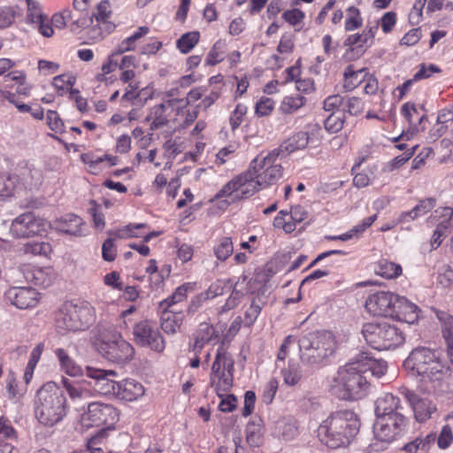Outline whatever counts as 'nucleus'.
<instances>
[{"label": "nucleus", "instance_id": "f257e3e1", "mask_svg": "<svg viewBox=\"0 0 453 453\" xmlns=\"http://www.w3.org/2000/svg\"><path fill=\"white\" fill-rule=\"evenodd\" d=\"M359 431L357 414L349 410L333 412L318 428L319 441L331 449L348 446Z\"/></svg>", "mask_w": 453, "mask_h": 453}, {"label": "nucleus", "instance_id": "f03ea898", "mask_svg": "<svg viewBox=\"0 0 453 453\" xmlns=\"http://www.w3.org/2000/svg\"><path fill=\"white\" fill-rule=\"evenodd\" d=\"M34 407L39 423L53 426L66 415V397L57 383L48 381L36 391Z\"/></svg>", "mask_w": 453, "mask_h": 453}, {"label": "nucleus", "instance_id": "7ed1b4c3", "mask_svg": "<svg viewBox=\"0 0 453 453\" xmlns=\"http://www.w3.org/2000/svg\"><path fill=\"white\" fill-rule=\"evenodd\" d=\"M330 388L342 400H357L365 395L369 383L357 356L338 369Z\"/></svg>", "mask_w": 453, "mask_h": 453}, {"label": "nucleus", "instance_id": "20e7f679", "mask_svg": "<svg viewBox=\"0 0 453 453\" xmlns=\"http://www.w3.org/2000/svg\"><path fill=\"white\" fill-rule=\"evenodd\" d=\"M298 345L303 363L310 365L321 364L337 349L335 336L328 331L305 334L298 340Z\"/></svg>", "mask_w": 453, "mask_h": 453}, {"label": "nucleus", "instance_id": "39448f33", "mask_svg": "<svg viewBox=\"0 0 453 453\" xmlns=\"http://www.w3.org/2000/svg\"><path fill=\"white\" fill-rule=\"evenodd\" d=\"M93 320L94 308L88 303H65L57 311L55 318L56 328L61 334L84 330Z\"/></svg>", "mask_w": 453, "mask_h": 453}, {"label": "nucleus", "instance_id": "423d86ee", "mask_svg": "<svg viewBox=\"0 0 453 453\" xmlns=\"http://www.w3.org/2000/svg\"><path fill=\"white\" fill-rule=\"evenodd\" d=\"M97 341L98 352L111 362L124 364L134 357L133 346L111 326L100 327Z\"/></svg>", "mask_w": 453, "mask_h": 453}, {"label": "nucleus", "instance_id": "0eeeda50", "mask_svg": "<svg viewBox=\"0 0 453 453\" xmlns=\"http://www.w3.org/2000/svg\"><path fill=\"white\" fill-rule=\"evenodd\" d=\"M362 334L369 345L379 350L398 347L404 342L402 331L387 322L366 323Z\"/></svg>", "mask_w": 453, "mask_h": 453}, {"label": "nucleus", "instance_id": "6e6552de", "mask_svg": "<svg viewBox=\"0 0 453 453\" xmlns=\"http://www.w3.org/2000/svg\"><path fill=\"white\" fill-rule=\"evenodd\" d=\"M280 157L279 150H273L266 156L259 155L251 161L250 167L264 188L276 183L282 177L283 167L278 162Z\"/></svg>", "mask_w": 453, "mask_h": 453}, {"label": "nucleus", "instance_id": "1a4fd4ad", "mask_svg": "<svg viewBox=\"0 0 453 453\" xmlns=\"http://www.w3.org/2000/svg\"><path fill=\"white\" fill-rule=\"evenodd\" d=\"M49 222L34 212L20 214L12 222L10 232L16 238H30L46 233Z\"/></svg>", "mask_w": 453, "mask_h": 453}, {"label": "nucleus", "instance_id": "9d476101", "mask_svg": "<svg viewBox=\"0 0 453 453\" xmlns=\"http://www.w3.org/2000/svg\"><path fill=\"white\" fill-rule=\"evenodd\" d=\"M118 419V411L111 404L98 402L91 403L87 411L81 416V424L83 427L111 426Z\"/></svg>", "mask_w": 453, "mask_h": 453}, {"label": "nucleus", "instance_id": "9b49d317", "mask_svg": "<svg viewBox=\"0 0 453 453\" xmlns=\"http://www.w3.org/2000/svg\"><path fill=\"white\" fill-rule=\"evenodd\" d=\"M405 425L406 418L403 412H394L377 418L373 426L374 435L381 441H391Z\"/></svg>", "mask_w": 453, "mask_h": 453}, {"label": "nucleus", "instance_id": "f8f14e48", "mask_svg": "<svg viewBox=\"0 0 453 453\" xmlns=\"http://www.w3.org/2000/svg\"><path fill=\"white\" fill-rule=\"evenodd\" d=\"M86 375L94 380V389L104 395L115 396L119 390V382L116 380L118 373L114 370H104L93 366H87Z\"/></svg>", "mask_w": 453, "mask_h": 453}, {"label": "nucleus", "instance_id": "ddd939ff", "mask_svg": "<svg viewBox=\"0 0 453 453\" xmlns=\"http://www.w3.org/2000/svg\"><path fill=\"white\" fill-rule=\"evenodd\" d=\"M133 334L134 342L140 346L149 347L157 352H162L165 349L163 337L147 320L135 324Z\"/></svg>", "mask_w": 453, "mask_h": 453}, {"label": "nucleus", "instance_id": "4468645a", "mask_svg": "<svg viewBox=\"0 0 453 453\" xmlns=\"http://www.w3.org/2000/svg\"><path fill=\"white\" fill-rule=\"evenodd\" d=\"M397 295L388 291H378L370 295L365 301V309L373 316L390 317Z\"/></svg>", "mask_w": 453, "mask_h": 453}, {"label": "nucleus", "instance_id": "2eb2a0df", "mask_svg": "<svg viewBox=\"0 0 453 453\" xmlns=\"http://www.w3.org/2000/svg\"><path fill=\"white\" fill-rule=\"evenodd\" d=\"M5 297L20 310L34 308L39 302V293L32 287L12 286L5 292Z\"/></svg>", "mask_w": 453, "mask_h": 453}, {"label": "nucleus", "instance_id": "dca6fc26", "mask_svg": "<svg viewBox=\"0 0 453 453\" xmlns=\"http://www.w3.org/2000/svg\"><path fill=\"white\" fill-rule=\"evenodd\" d=\"M436 357L435 353L426 348L413 349L405 359L403 365L406 369L415 372L418 375L426 372V367Z\"/></svg>", "mask_w": 453, "mask_h": 453}, {"label": "nucleus", "instance_id": "f3484780", "mask_svg": "<svg viewBox=\"0 0 453 453\" xmlns=\"http://www.w3.org/2000/svg\"><path fill=\"white\" fill-rule=\"evenodd\" d=\"M392 311L394 312L390 315V318L407 324H413L418 319L417 305L398 295L397 301L394 302Z\"/></svg>", "mask_w": 453, "mask_h": 453}, {"label": "nucleus", "instance_id": "a211bd4d", "mask_svg": "<svg viewBox=\"0 0 453 453\" xmlns=\"http://www.w3.org/2000/svg\"><path fill=\"white\" fill-rule=\"evenodd\" d=\"M405 397L412 406L415 418L419 422H424L431 418L435 411V406L427 399H421L416 393L406 390Z\"/></svg>", "mask_w": 453, "mask_h": 453}, {"label": "nucleus", "instance_id": "6ab92c4d", "mask_svg": "<svg viewBox=\"0 0 453 453\" xmlns=\"http://www.w3.org/2000/svg\"><path fill=\"white\" fill-rule=\"evenodd\" d=\"M176 104V99H170L153 106L145 119L146 121L150 122V130H157L166 126L169 123V119L165 115V110L169 107L173 108Z\"/></svg>", "mask_w": 453, "mask_h": 453}, {"label": "nucleus", "instance_id": "aec40b11", "mask_svg": "<svg viewBox=\"0 0 453 453\" xmlns=\"http://www.w3.org/2000/svg\"><path fill=\"white\" fill-rule=\"evenodd\" d=\"M356 356L366 376L370 372L372 375L380 378L386 373L388 368L386 361L375 359L364 351L359 352Z\"/></svg>", "mask_w": 453, "mask_h": 453}, {"label": "nucleus", "instance_id": "412c9836", "mask_svg": "<svg viewBox=\"0 0 453 453\" xmlns=\"http://www.w3.org/2000/svg\"><path fill=\"white\" fill-rule=\"evenodd\" d=\"M238 187L240 188V195H236V198L238 199L250 197L258 190L264 188L250 166L246 172L239 174Z\"/></svg>", "mask_w": 453, "mask_h": 453}, {"label": "nucleus", "instance_id": "4be33fe9", "mask_svg": "<svg viewBox=\"0 0 453 453\" xmlns=\"http://www.w3.org/2000/svg\"><path fill=\"white\" fill-rule=\"evenodd\" d=\"M59 363L60 370L71 377L83 376L86 372L82 366L74 360L65 349L58 348L54 351Z\"/></svg>", "mask_w": 453, "mask_h": 453}, {"label": "nucleus", "instance_id": "5701e85b", "mask_svg": "<svg viewBox=\"0 0 453 453\" xmlns=\"http://www.w3.org/2000/svg\"><path fill=\"white\" fill-rule=\"evenodd\" d=\"M402 411L403 407L400 404V399L393 394H383L375 402L377 418L390 415L394 412H402Z\"/></svg>", "mask_w": 453, "mask_h": 453}, {"label": "nucleus", "instance_id": "b1692460", "mask_svg": "<svg viewBox=\"0 0 453 453\" xmlns=\"http://www.w3.org/2000/svg\"><path fill=\"white\" fill-rule=\"evenodd\" d=\"M310 142H311V138L307 132H298L274 150H279V154L281 157H285L295 150L304 149Z\"/></svg>", "mask_w": 453, "mask_h": 453}, {"label": "nucleus", "instance_id": "393cba45", "mask_svg": "<svg viewBox=\"0 0 453 453\" xmlns=\"http://www.w3.org/2000/svg\"><path fill=\"white\" fill-rule=\"evenodd\" d=\"M234 359L231 355L226 351V349L224 346V343L219 347L216 354L215 360L212 364L211 367V378L212 376L216 377L221 374L220 372L221 367H223V372L226 371L227 372H234ZM211 385L214 384L213 380H211Z\"/></svg>", "mask_w": 453, "mask_h": 453}, {"label": "nucleus", "instance_id": "a878e982", "mask_svg": "<svg viewBox=\"0 0 453 453\" xmlns=\"http://www.w3.org/2000/svg\"><path fill=\"white\" fill-rule=\"evenodd\" d=\"M82 219L74 214H67L56 222V228L66 234L82 235Z\"/></svg>", "mask_w": 453, "mask_h": 453}, {"label": "nucleus", "instance_id": "bb28decb", "mask_svg": "<svg viewBox=\"0 0 453 453\" xmlns=\"http://www.w3.org/2000/svg\"><path fill=\"white\" fill-rule=\"evenodd\" d=\"M18 273L22 274L25 280L35 286L43 288L50 284V280L46 276L44 270L30 265H24L19 268Z\"/></svg>", "mask_w": 453, "mask_h": 453}, {"label": "nucleus", "instance_id": "cd10ccee", "mask_svg": "<svg viewBox=\"0 0 453 453\" xmlns=\"http://www.w3.org/2000/svg\"><path fill=\"white\" fill-rule=\"evenodd\" d=\"M143 394L144 388L141 383L134 380H127L124 382H119V390H117L115 396L131 402L141 397Z\"/></svg>", "mask_w": 453, "mask_h": 453}, {"label": "nucleus", "instance_id": "c85d7f7f", "mask_svg": "<svg viewBox=\"0 0 453 453\" xmlns=\"http://www.w3.org/2000/svg\"><path fill=\"white\" fill-rule=\"evenodd\" d=\"M273 434L284 441H291L297 434L296 421L290 418L279 419L274 426Z\"/></svg>", "mask_w": 453, "mask_h": 453}, {"label": "nucleus", "instance_id": "c756f323", "mask_svg": "<svg viewBox=\"0 0 453 453\" xmlns=\"http://www.w3.org/2000/svg\"><path fill=\"white\" fill-rule=\"evenodd\" d=\"M367 69L355 70L352 65H349L343 73V88L346 91H352L358 87L367 76Z\"/></svg>", "mask_w": 453, "mask_h": 453}, {"label": "nucleus", "instance_id": "7c9ffc66", "mask_svg": "<svg viewBox=\"0 0 453 453\" xmlns=\"http://www.w3.org/2000/svg\"><path fill=\"white\" fill-rule=\"evenodd\" d=\"M436 205V200L433 197L425 198L419 201V203L410 211L403 212L401 214L402 221H411L415 219L425 215Z\"/></svg>", "mask_w": 453, "mask_h": 453}, {"label": "nucleus", "instance_id": "2f4dec72", "mask_svg": "<svg viewBox=\"0 0 453 453\" xmlns=\"http://www.w3.org/2000/svg\"><path fill=\"white\" fill-rule=\"evenodd\" d=\"M110 13V3L107 0H104L98 4L96 13H94L88 19H78L73 22L72 26L75 25L77 27H88L93 23L94 17L97 22H105L109 18Z\"/></svg>", "mask_w": 453, "mask_h": 453}, {"label": "nucleus", "instance_id": "473e14b6", "mask_svg": "<svg viewBox=\"0 0 453 453\" xmlns=\"http://www.w3.org/2000/svg\"><path fill=\"white\" fill-rule=\"evenodd\" d=\"M182 316L174 311H164L161 316V328L166 334H175L180 327Z\"/></svg>", "mask_w": 453, "mask_h": 453}, {"label": "nucleus", "instance_id": "72a5a7b5", "mask_svg": "<svg viewBox=\"0 0 453 453\" xmlns=\"http://www.w3.org/2000/svg\"><path fill=\"white\" fill-rule=\"evenodd\" d=\"M402 272V266L399 264L388 259H380L376 265V273L386 279L397 278Z\"/></svg>", "mask_w": 453, "mask_h": 453}, {"label": "nucleus", "instance_id": "f704fd0d", "mask_svg": "<svg viewBox=\"0 0 453 453\" xmlns=\"http://www.w3.org/2000/svg\"><path fill=\"white\" fill-rule=\"evenodd\" d=\"M20 176L23 184L29 188H36L42 180V173L41 170L32 166L24 167L21 171Z\"/></svg>", "mask_w": 453, "mask_h": 453}, {"label": "nucleus", "instance_id": "c9c22d12", "mask_svg": "<svg viewBox=\"0 0 453 453\" xmlns=\"http://www.w3.org/2000/svg\"><path fill=\"white\" fill-rule=\"evenodd\" d=\"M449 372V368H446L435 357L433 362L426 367V372H423L420 376L427 378L433 381H439L443 379L445 374Z\"/></svg>", "mask_w": 453, "mask_h": 453}, {"label": "nucleus", "instance_id": "e433bc0d", "mask_svg": "<svg viewBox=\"0 0 453 453\" xmlns=\"http://www.w3.org/2000/svg\"><path fill=\"white\" fill-rule=\"evenodd\" d=\"M200 34L197 31L182 35L176 42L177 48L181 53H188L199 42Z\"/></svg>", "mask_w": 453, "mask_h": 453}, {"label": "nucleus", "instance_id": "4c0bfd02", "mask_svg": "<svg viewBox=\"0 0 453 453\" xmlns=\"http://www.w3.org/2000/svg\"><path fill=\"white\" fill-rule=\"evenodd\" d=\"M306 98L300 95L285 96L280 104V111L285 114H292L304 105Z\"/></svg>", "mask_w": 453, "mask_h": 453}, {"label": "nucleus", "instance_id": "58836bf2", "mask_svg": "<svg viewBox=\"0 0 453 453\" xmlns=\"http://www.w3.org/2000/svg\"><path fill=\"white\" fill-rule=\"evenodd\" d=\"M436 317L441 323L444 340L450 342L453 340V316L446 311H437Z\"/></svg>", "mask_w": 453, "mask_h": 453}, {"label": "nucleus", "instance_id": "ea45409f", "mask_svg": "<svg viewBox=\"0 0 453 453\" xmlns=\"http://www.w3.org/2000/svg\"><path fill=\"white\" fill-rule=\"evenodd\" d=\"M234 247L230 237H222L219 244L214 247V254L220 261L226 260L233 253Z\"/></svg>", "mask_w": 453, "mask_h": 453}, {"label": "nucleus", "instance_id": "a19ab883", "mask_svg": "<svg viewBox=\"0 0 453 453\" xmlns=\"http://www.w3.org/2000/svg\"><path fill=\"white\" fill-rule=\"evenodd\" d=\"M284 382L288 386L296 385L302 378L301 367L298 364H289L288 366L281 371Z\"/></svg>", "mask_w": 453, "mask_h": 453}, {"label": "nucleus", "instance_id": "79ce46f5", "mask_svg": "<svg viewBox=\"0 0 453 453\" xmlns=\"http://www.w3.org/2000/svg\"><path fill=\"white\" fill-rule=\"evenodd\" d=\"M246 441L250 447H259L263 442L262 430L259 425L249 423L246 427Z\"/></svg>", "mask_w": 453, "mask_h": 453}, {"label": "nucleus", "instance_id": "37998d69", "mask_svg": "<svg viewBox=\"0 0 453 453\" xmlns=\"http://www.w3.org/2000/svg\"><path fill=\"white\" fill-rule=\"evenodd\" d=\"M17 181V176L0 174V196L9 197L12 196Z\"/></svg>", "mask_w": 453, "mask_h": 453}, {"label": "nucleus", "instance_id": "c03bdc74", "mask_svg": "<svg viewBox=\"0 0 453 453\" xmlns=\"http://www.w3.org/2000/svg\"><path fill=\"white\" fill-rule=\"evenodd\" d=\"M401 112L410 124L408 131L411 132V134L418 133L419 127L413 122L414 117L418 115L416 106L413 104L406 103L402 106Z\"/></svg>", "mask_w": 453, "mask_h": 453}, {"label": "nucleus", "instance_id": "a18cd8bd", "mask_svg": "<svg viewBox=\"0 0 453 453\" xmlns=\"http://www.w3.org/2000/svg\"><path fill=\"white\" fill-rule=\"evenodd\" d=\"M344 119L342 111L332 112L324 121L325 128L330 133H337L343 127Z\"/></svg>", "mask_w": 453, "mask_h": 453}, {"label": "nucleus", "instance_id": "49530a36", "mask_svg": "<svg viewBox=\"0 0 453 453\" xmlns=\"http://www.w3.org/2000/svg\"><path fill=\"white\" fill-rule=\"evenodd\" d=\"M24 253L31 255H43L47 256L51 251V247L49 242H27L22 248Z\"/></svg>", "mask_w": 453, "mask_h": 453}, {"label": "nucleus", "instance_id": "de8ad7c7", "mask_svg": "<svg viewBox=\"0 0 453 453\" xmlns=\"http://www.w3.org/2000/svg\"><path fill=\"white\" fill-rule=\"evenodd\" d=\"M233 372H227L226 371L222 372L221 374L218 375L219 381L214 385L215 391L219 397H223L224 392L230 389L233 385Z\"/></svg>", "mask_w": 453, "mask_h": 453}, {"label": "nucleus", "instance_id": "09e8293b", "mask_svg": "<svg viewBox=\"0 0 453 453\" xmlns=\"http://www.w3.org/2000/svg\"><path fill=\"white\" fill-rule=\"evenodd\" d=\"M239 175L229 180L226 185L222 187V188L215 195L214 198L211 199V201L219 199L221 197L225 196H230L234 194L235 196L237 194L240 195V188H239Z\"/></svg>", "mask_w": 453, "mask_h": 453}, {"label": "nucleus", "instance_id": "8fccbe9b", "mask_svg": "<svg viewBox=\"0 0 453 453\" xmlns=\"http://www.w3.org/2000/svg\"><path fill=\"white\" fill-rule=\"evenodd\" d=\"M348 18L345 21V29L347 31H352L362 26V18L360 12L357 8L350 6L347 10Z\"/></svg>", "mask_w": 453, "mask_h": 453}, {"label": "nucleus", "instance_id": "3c124183", "mask_svg": "<svg viewBox=\"0 0 453 453\" xmlns=\"http://www.w3.org/2000/svg\"><path fill=\"white\" fill-rule=\"evenodd\" d=\"M365 104L361 98L357 96L348 97L344 100L343 111L350 115L361 114L364 111Z\"/></svg>", "mask_w": 453, "mask_h": 453}, {"label": "nucleus", "instance_id": "603ef678", "mask_svg": "<svg viewBox=\"0 0 453 453\" xmlns=\"http://www.w3.org/2000/svg\"><path fill=\"white\" fill-rule=\"evenodd\" d=\"M27 4V21L35 25L43 19L45 15L42 13L41 8L35 0H26Z\"/></svg>", "mask_w": 453, "mask_h": 453}, {"label": "nucleus", "instance_id": "864d4df0", "mask_svg": "<svg viewBox=\"0 0 453 453\" xmlns=\"http://www.w3.org/2000/svg\"><path fill=\"white\" fill-rule=\"evenodd\" d=\"M224 44L220 42H217L205 59L206 65H215L216 64L221 62L224 59Z\"/></svg>", "mask_w": 453, "mask_h": 453}, {"label": "nucleus", "instance_id": "5fc2aeb1", "mask_svg": "<svg viewBox=\"0 0 453 453\" xmlns=\"http://www.w3.org/2000/svg\"><path fill=\"white\" fill-rule=\"evenodd\" d=\"M264 303H265L261 301L259 297H255L253 299L250 306L245 312V319L249 325H252L255 322L263 308Z\"/></svg>", "mask_w": 453, "mask_h": 453}, {"label": "nucleus", "instance_id": "6e6d98bb", "mask_svg": "<svg viewBox=\"0 0 453 453\" xmlns=\"http://www.w3.org/2000/svg\"><path fill=\"white\" fill-rule=\"evenodd\" d=\"M47 123L49 127L56 133H64L65 125L59 115L55 111H48L47 112Z\"/></svg>", "mask_w": 453, "mask_h": 453}, {"label": "nucleus", "instance_id": "4d7b16f0", "mask_svg": "<svg viewBox=\"0 0 453 453\" xmlns=\"http://www.w3.org/2000/svg\"><path fill=\"white\" fill-rule=\"evenodd\" d=\"M453 441V433L449 425L442 426L437 438V445L441 449H448Z\"/></svg>", "mask_w": 453, "mask_h": 453}, {"label": "nucleus", "instance_id": "13d9d810", "mask_svg": "<svg viewBox=\"0 0 453 453\" xmlns=\"http://www.w3.org/2000/svg\"><path fill=\"white\" fill-rule=\"evenodd\" d=\"M448 224L449 220H444L436 226L431 240L433 249L439 247L442 242V238L447 235Z\"/></svg>", "mask_w": 453, "mask_h": 453}, {"label": "nucleus", "instance_id": "bf43d9fd", "mask_svg": "<svg viewBox=\"0 0 453 453\" xmlns=\"http://www.w3.org/2000/svg\"><path fill=\"white\" fill-rule=\"evenodd\" d=\"M215 333V329L211 325H209L207 323H202L199 326V329L197 331L196 338H203V342L206 344L212 341L214 338L218 337V335Z\"/></svg>", "mask_w": 453, "mask_h": 453}, {"label": "nucleus", "instance_id": "052dcab7", "mask_svg": "<svg viewBox=\"0 0 453 453\" xmlns=\"http://www.w3.org/2000/svg\"><path fill=\"white\" fill-rule=\"evenodd\" d=\"M344 105V98L340 95H332L324 101V109L326 111H340L339 108Z\"/></svg>", "mask_w": 453, "mask_h": 453}, {"label": "nucleus", "instance_id": "680f3d73", "mask_svg": "<svg viewBox=\"0 0 453 453\" xmlns=\"http://www.w3.org/2000/svg\"><path fill=\"white\" fill-rule=\"evenodd\" d=\"M203 93H204V89H203V88H201V87L195 88L191 89L188 92V96L186 98L176 99L177 100V104H180L178 109L179 108H184L188 104H189L190 103H194V102L201 99L203 97Z\"/></svg>", "mask_w": 453, "mask_h": 453}, {"label": "nucleus", "instance_id": "e2e57ef3", "mask_svg": "<svg viewBox=\"0 0 453 453\" xmlns=\"http://www.w3.org/2000/svg\"><path fill=\"white\" fill-rule=\"evenodd\" d=\"M117 249L111 238L106 239L102 247V256L105 261L111 262L115 259Z\"/></svg>", "mask_w": 453, "mask_h": 453}, {"label": "nucleus", "instance_id": "0e129e2a", "mask_svg": "<svg viewBox=\"0 0 453 453\" xmlns=\"http://www.w3.org/2000/svg\"><path fill=\"white\" fill-rule=\"evenodd\" d=\"M247 112V107L243 104H237L234 112L232 113L230 117V125L233 130H235L238 128L242 122V117Z\"/></svg>", "mask_w": 453, "mask_h": 453}, {"label": "nucleus", "instance_id": "69168bd1", "mask_svg": "<svg viewBox=\"0 0 453 453\" xmlns=\"http://www.w3.org/2000/svg\"><path fill=\"white\" fill-rule=\"evenodd\" d=\"M278 389V380L272 378L265 385L263 392V401L269 404L273 402Z\"/></svg>", "mask_w": 453, "mask_h": 453}, {"label": "nucleus", "instance_id": "338daca9", "mask_svg": "<svg viewBox=\"0 0 453 453\" xmlns=\"http://www.w3.org/2000/svg\"><path fill=\"white\" fill-rule=\"evenodd\" d=\"M274 107V102L268 97L261 98L256 104V113L258 116H267Z\"/></svg>", "mask_w": 453, "mask_h": 453}, {"label": "nucleus", "instance_id": "774afa93", "mask_svg": "<svg viewBox=\"0 0 453 453\" xmlns=\"http://www.w3.org/2000/svg\"><path fill=\"white\" fill-rule=\"evenodd\" d=\"M438 281L443 287H448L453 283V264L444 265L441 268Z\"/></svg>", "mask_w": 453, "mask_h": 453}]
</instances>
